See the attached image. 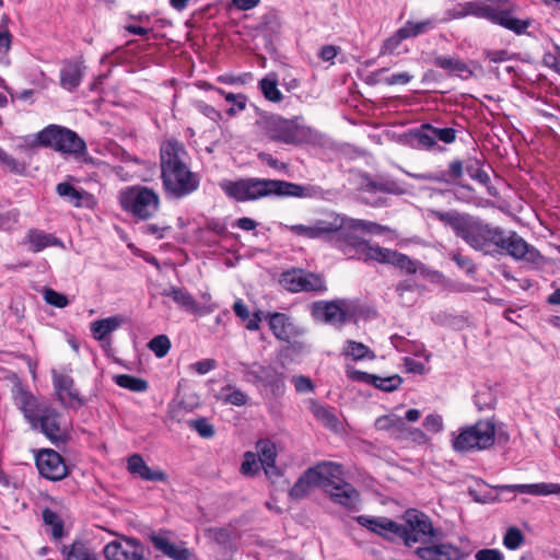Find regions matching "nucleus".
Here are the masks:
<instances>
[{"label": "nucleus", "mask_w": 560, "mask_h": 560, "mask_svg": "<svg viewBox=\"0 0 560 560\" xmlns=\"http://www.w3.org/2000/svg\"><path fill=\"white\" fill-rule=\"evenodd\" d=\"M329 495L330 500L346 509L353 510L360 502L359 491L349 482L341 480L331 489L325 492Z\"/></svg>", "instance_id": "nucleus-20"}, {"label": "nucleus", "mask_w": 560, "mask_h": 560, "mask_svg": "<svg viewBox=\"0 0 560 560\" xmlns=\"http://www.w3.org/2000/svg\"><path fill=\"white\" fill-rule=\"evenodd\" d=\"M431 218L448 225L469 247L485 255L505 253L514 259L535 261L539 253L514 231H505L479 217L456 210H429Z\"/></svg>", "instance_id": "nucleus-1"}, {"label": "nucleus", "mask_w": 560, "mask_h": 560, "mask_svg": "<svg viewBox=\"0 0 560 560\" xmlns=\"http://www.w3.org/2000/svg\"><path fill=\"white\" fill-rule=\"evenodd\" d=\"M421 560H464V551L452 544H432L415 550Z\"/></svg>", "instance_id": "nucleus-15"}, {"label": "nucleus", "mask_w": 560, "mask_h": 560, "mask_svg": "<svg viewBox=\"0 0 560 560\" xmlns=\"http://www.w3.org/2000/svg\"><path fill=\"white\" fill-rule=\"evenodd\" d=\"M311 468L306 469L293 485L289 491V495L294 500L304 499L311 491L312 487H316V480Z\"/></svg>", "instance_id": "nucleus-34"}, {"label": "nucleus", "mask_w": 560, "mask_h": 560, "mask_svg": "<svg viewBox=\"0 0 560 560\" xmlns=\"http://www.w3.org/2000/svg\"><path fill=\"white\" fill-rule=\"evenodd\" d=\"M218 92L224 96L226 102L233 103V106L226 110L229 116H234L237 112L246 108L247 97L244 94L226 93L221 89H218Z\"/></svg>", "instance_id": "nucleus-48"}, {"label": "nucleus", "mask_w": 560, "mask_h": 560, "mask_svg": "<svg viewBox=\"0 0 560 560\" xmlns=\"http://www.w3.org/2000/svg\"><path fill=\"white\" fill-rule=\"evenodd\" d=\"M114 380H115V383L120 387L128 388L133 392L140 390V380L139 378L121 374V375H116L114 377Z\"/></svg>", "instance_id": "nucleus-61"}, {"label": "nucleus", "mask_w": 560, "mask_h": 560, "mask_svg": "<svg viewBox=\"0 0 560 560\" xmlns=\"http://www.w3.org/2000/svg\"><path fill=\"white\" fill-rule=\"evenodd\" d=\"M246 376L249 381L261 383L271 388L273 394L283 390V375L271 365H260L254 363L247 371Z\"/></svg>", "instance_id": "nucleus-13"}, {"label": "nucleus", "mask_w": 560, "mask_h": 560, "mask_svg": "<svg viewBox=\"0 0 560 560\" xmlns=\"http://www.w3.org/2000/svg\"><path fill=\"white\" fill-rule=\"evenodd\" d=\"M259 470V466L256 459V455L252 452H246L244 455V460L241 465V472L244 476L253 477L255 476Z\"/></svg>", "instance_id": "nucleus-59"}, {"label": "nucleus", "mask_w": 560, "mask_h": 560, "mask_svg": "<svg viewBox=\"0 0 560 560\" xmlns=\"http://www.w3.org/2000/svg\"><path fill=\"white\" fill-rule=\"evenodd\" d=\"M504 9L495 8L492 5H481L474 12L479 18H485L495 24H499Z\"/></svg>", "instance_id": "nucleus-58"}, {"label": "nucleus", "mask_w": 560, "mask_h": 560, "mask_svg": "<svg viewBox=\"0 0 560 560\" xmlns=\"http://www.w3.org/2000/svg\"><path fill=\"white\" fill-rule=\"evenodd\" d=\"M361 188L369 192H385L392 195H404L406 188L395 179L380 177L373 179L370 175L362 176Z\"/></svg>", "instance_id": "nucleus-22"}, {"label": "nucleus", "mask_w": 560, "mask_h": 560, "mask_svg": "<svg viewBox=\"0 0 560 560\" xmlns=\"http://www.w3.org/2000/svg\"><path fill=\"white\" fill-rule=\"evenodd\" d=\"M434 135L433 126L427 124L423 125L421 129L415 133V138L420 145L427 149H431L436 144V137H434Z\"/></svg>", "instance_id": "nucleus-51"}, {"label": "nucleus", "mask_w": 560, "mask_h": 560, "mask_svg": "<svg viewBox=\"0 0 560 560\" xmlns=\"http://www.w3.org/2000/svg\"><path fill=\"white\" fill-rule=\"evenodd\" d=\"M37 429L51 442L65 441L68 436L67 428L61 423L60 413L49 406L37 420Z\"/></svg>", "instance_id": "nucleus-12"}, {"label": "nucleus", "mask_w": 560, "mask_h": 560, "mask_svg": "<svg viewBox=\"0 0 560 560\" xmlns=\"http://www.w3.org/2000/svg\"><path fill=\"white\" fill-rule=\"evenodd\" d=\"M65 560H96L91 549L81 541H74L70 547H63Z\"/></svg>", "instance_id": "nucleus-39"}, {"label": "nucleus", "mask_w": 560, "mask_h": 560, "mask_svg": "<svg viewBox=\"0 0 560 560\" xmlns=\"http://www.w3.org/2000/svg\"><path fill=\"white\" fill-rule=\"evenodd\" d=\"M36 467L44 478L58 481L67 477L68 467L59 453L54 450H42L36 455Z\"/></svg>", "instance_id": "nucleus-11"}, {"label": "nucleus", "mask_w": 560, "mask_h": 560, "mask_svg": "<svg viewBox=\"0 0 560 560\" xmlns=\"http://www.w3.org/2000/svg\"><path fill=\"white\" fill-rule=\"evenodd\" d=\"M148 348L158 358H164L171 349L170 338L166 335H159L149 341Z\"/></svg>", "instance_id": "nucleus-50"}, {"label": "nucleus", "mask_w": 560, "mask_h": 560, "mask_svg": "<svg viewBox=\"0 0 560 560\" xmlns=\"http://www.w3.org/2000/svg\"><path fill=\"white\" fill-rule=\"evenodd\" d=\"M269 327L277 339L290 342L300 335L298 327L283 313H273L269 317Z\"/></svg>", "instance_id": "nucleus-23"}, {"label": "nucleus", "mask_w": 560, "mask_h": 560, "mask_svg": "<svg viewBox=\"0 0 560 560\" xmlns=\"http://www.w3.org/2000/svg\"><path fill=\"white\" fill-rule=\"evenodd\" d=\"M107 560H140V547L129 538H119L108 542L104 548Z\"/></svg>", "instance_id": "nucleus-16"}, {"label": "nucleus", "mask_w": 560, "mask_h": 560, "mask_svg": "<svg viewBox=\"0 0 560 560\" xmlns=\"http://www.w3.org/2000/svg\"><path fill=\"white\" fill-rule=\"evenodd\" d=\"M524 540L525 537L521 529L510 527L503 537V545L510 550H515L524 544Z\"/></svg>", "instance_id": "nucleus-52"}, {"label": "nucleus", "mask_w": 560, "mask_h": 560, "mask_svg": "<svg viewBox=\"0 0 560 560\" xmlns=\"http://www.w3.org/2000/svg\"><path fill=\"white\" fill-rule=\"evenodd\" d=\"M355 520L361 526L378 535H383L384 532H389L396 535V530L399 529V524L386 517L360 515Z\"/></svg>", "instance_id": "nucleus-29"}, {"label": "nucleus", "mask_w": 560, "mask_h": 560, "mask_svg": "<svg viewBox=\"0 0 560 560\" xmlns=\"http://www.w3.org/2000/svg\"><path fill=\"white\" fill-rule=\"evenodd\" d=\"M417 288V283L411 279L404 280L396 285V292L402 305L410 306L416 302L415 291Z\"/></svg>", "instance_id": "nucleus-44"}, {"label": "nucleus", "mask_w": 560, "mask_h": 560, "mask_svg": "<svg viewBox=\"0 0 560 560\" xmlns=\"http://www.w3.org/2000/svg\"><path fill=\"white\" fill-rule=\"evenodd\" d=\"M475 402L479 410L491 409L494 406V398L490 390L478 392Z\"/></svg>", "instance_id": "nucleus-63"}, {"label": "nucleus", "mask_w": 560, "mask_h": 560, "mask_svg": "<svg viewBox=\"0 0 560 560\" xmlns=\"http://www.w3.org/2000/svg\"><path fill=\"white\" fill-rule=\"evenodd\" d=\"M337 230L332 231L331 242L349 258L373 260L372 253L380 249L362 238V234H381L389 229L375 222L352 219L338 214Z\"/></svg>", "instance_id": "nucleus-4"}, {"label": "nucleus", "mask_w": 560, "mask_h": 560, "mask_svg": "<svg viewBox=\"0 0 560 560\" xmlns=\"http://www.w3.org/2000/svg\"><path fill=\"white\" fill-rule=\"evenodd\" d=\"M343 354L346 357L351 358L354 361L364 359H375V353L368 346H365L362 342H357L353 340H348L346 342V347L343 348Z\"/></svg>", "instance_id": "nucleus-38"}, {"label": "nucleus", "mask_w": 560, "mask_h": 560, "mask_svg": "<svg viewBox=\"0 0 560 560\" xmlns=\"http://www.w3.org/2000/svg\"><path fill=\"white\" fill-rule=\"evenodd\" d=\"M405 420L395 413L381 416L375 420L374 423L377 430L387 431L397 440L401 438V434L405 430Z\"/></svg>", "instance_id": "nucleus-31"}, {"label": "nucleus", "mask_w": 560, "mask_h": 560, "mask_svg": "<svg viewBox=\"0 0 560 560\" xmlns=\"http://www.w3.org/2000/svg\"><path fill=\"white\" fill-rule=\"evenodd\" d=\"M225 195L238 202L257 200L268 196L312 198L317 189L310 185H300L280 179L241 178L223 180L220 184Z\"/></svg>", "instance_id": "nucleus-3"}, {"label": "nucleus", "mask_w": 560, "mask_h": 560, "mask_svg": "<svg viewBox=\"0 0 560 560\" xmlns=\"http://www.w3.org/2000/svg\"><path fill=\"white\" fill-rule=\"evenodd\" d=\"M405 524H399L396 535L404 538L405 545L420 541L425 536H434L433 525L428 515L417 510H408L405 513Z\"/></svg>", "instance_id": "nucleus-8"}, {"label": "nucleus", "mask_w": 560, "mask_h": 560, "mask_svg": "<svg viewBox=\"0 0 560 560\" xmlns=\"http://www.w3.org/2000/svg\"><path fill=\"white\" fill-rule=\"evenodd\" d=\"M188 425L203 439H210L215 433L213 425L206 418L202 417L189 420Z\"/></svg>", "instance_id": "nucleus-54"}, {"label": "nucleus", "mask_w": 560, "mask_h": 560, "mask_svg": "<svg viewBox=\"0 0 560 560\" xmlns=\"http://www.w3.org/2000/svg\"><path fill=\"white\" fill-rule=\"evenodd\" d=\"M451 258L459 268L465 269L467 273L471 275L476 271V266L469 257L453 252L451 253Z\"/></svg>", "instance_id": "nucleus-62"}, {"label": "nucleus", "mask_w": 560, "mask_h": 560, "mask_svg": "<svg viewBox=\"0 0 560 560\" xmlns=\"http://www.w3.org/2000/svg\"><path fill=\"white\" fill-rule=\"evenodd\" d=\"M316 480V487L322 488L325 492L343 480V467L335 462H320L310 467Z\"/></svg>", "instance_id": "nucleus-14"}, {"label": "nucleus", "mask_w": 560, "mask_h": 560, "mask_svg": "<svg viewBox=\"0 0 560 560\" xmlns=\"http://www.w3.org/2000/svg\"><path fill=\"white\" fill-rule=\"evenodd\" d=\"M13 399L18 408L24 415L33 429H37V420L44 413V409L50 405L38 399L31 392L16 385L13 388Z\"/></svg>", "instance_id": "nucleus-10"}, {"label": "nucleus", "mask_w": 560, "mask_h": 560, "mask_svg": "<svg viewBox=\"0 0 560 560\" xmlns=\"http://www.w3.org/2000/svg\"><path fill=\"white\" fill-rule=\"evenodd\" d=\"M433 21L428 19L420 22L408 21L400 28L401 31H404L406 38H410L427 33L429 30L433 27Z\"/></svg>", "instance_id": "nucleus-46"}, {"label": "nucleus", "mask_w": 560, "mask_h": 560, "mask_svg": "<svg viewBox=\"0 0 560 560\" xmlns=\"http://www.w3.org/2000/svg\"><path fill=\"white\" fill-rule=\"evenodd\" d=\"M476 560H504L503 553L499 549H480L475 553Z\"/></svg>", "instance_id": "nucleus-64"}, {"label": "nucleus", "mask_w": 560, "mask_h": 560, "mask_svg": "<svg viewBox=\"0 0 560 560\" xmlns=\"http://www.w3.org/2000/svg\"><path fill=\"white\" fill-rule=\"evenodd\" d=\"M142 220L152 217L159 210V196L151 189L142 187L141 192Z\"/></svg>", "instance_id": "nucleus-40"}, {"label": "nucleus", "mask_w": 560, "mask_h": 560, "mask_svg": "<svg viewBox=\"0 0 560 560\" xmlns=\"http://www.w3.org/2000/svg\"><path fill=\"white\" fill-rule=\"evenodd\" d=\"M43 520L45 526L49 528L52 538L60 539L63 536V522L56 512L45 509L43 511Z\"/></svg>", "instance_id": "nucleus-42"}, {"label": "nucleus", "mask_w": 560, "mask_h": 560, "mask_svg": "<svg viewBox=\"0 0 560 560\" xmlns=\"http://www.w3.org/2000/svg\"><path fill=\"white\" fill-rule=\"evenodd\" d=\"M56 190L60 197L66 198L74 207H80L82 205V199L85 192L83 190L77 189L71 184L66 182L59 183L56 187ZM93 203L94 200L92 196L86 192V207H92Z\"/></svg>", "instance_id": "nucleus-33"}, {"label": "nucleus", "mask_w": 560, "mask_h": 560, "mask_svg": "<svg viewBox=\"0 0 560 560\" xmlns=\"http://www.w3.org/2000/svg\"><path fill=\"white\" fill-rule=\"evenodd\" d=\"M282 285L290 292H323L326 290L324 279L313 272L292 270L282 273Z\"/></svg>", "instance_id": "nucleus-9"}, {"label": "nucleus", "mask_w": 560, "mask_h": 560, "mask_svg": "<svg viewBox=\"0 0 560 560\" xmlns=\"http://www.w3.org/2000/svg\"><path fill=\"white\" fill-rule=\"evenodd\" d=\"M149 538L156 550L173 560H196L188 548L171 542L164 533H152Z\"/></svg>", "instance_id": "nucleus-19"}, {"label": "nucleus", "mask_w": 560, "mask_h": 560, "mask_svg": "<svg viewBox=\"0 0 560 560\" xmlns=\"http://www.w3.org/2000/svg\"><path fill=\"white\" fill-rule=\"evenodd\" d=\"M85 67L82 61L63 63L60 70V84L68 91H74L81 83Z\"/></svg>", "instance_id": "nucleus-24"}, {"label": "nucleus", "mask_w": 560, "mask_h": 560, "mask_svg": "<svg viewBox=\"0 0 560 560\" xmlns=\"http://www.w3.org/2000/svg\"><path fill=\"white\" fill-rule=\"evenodd\" d=\"M399 440H410L418 444H425L429 441V438L422 430L418 428H410L405 424L404 433Z\"/></svg>", "instance_id": "nucleus-60"}, {"label": "nucleus", "mask_w": 560, "mask_h": 560, "mask_svg": "<svg viewBox=\"0 0 560 560\" xmlns=\"http://www.w3.org/2000/svg\"><path fill=\"white\" fill-rule=\"evenodd\" d=\"M43 296L47 304L59 308L66 307L69 303L68 298L65 294L49 288L44 289Z\"/></svg>", "instance_id": "nucleus-57"}, {"label": "nucleus", "mask_w": 560, "mask_h": 560, "mask_svg": "<svg viewBox=\"0 0 560 560\" xmlns=\"http://www.w3.org/2000/svg\"><path fill=\"white\" fill-rule=\"evenodd\" d=\"M30 250L38 253L46 247L63 246L62 242L51 234L42 231H30L27 234Z\"/></svg>", "instance_id": "nucleus-32"}, {"label": "nucleus", "mask_w": 560, "mask_h": 560, "mask_svg": "<svg viewBox=\"0 0 560 560\" xmlns=\"http://www.w3.org/2000/svg\"><path fill=\"white\" fill-rule=\"evenodd\" d=\"M54 386L60 402L68 407L82 405L78 392L73 387V380L68 375L54 374Z\"/></svg>", "instance_id": "nucleus-21"}, {"label": "nucleus", "mask_w": 560, "mask_h": 560, "mask_svg": "<svg viewBox=\"0 0 560 560\" xmlns=\"http://www.w3.org/2000/svg\"><path fill=\"white\" fill-rule=\"evenodd\" d=\"M313 413L325 427L329 429H336L338 427L337 417L326 407L315 406L313 408Z\"/></svg>", "instance_id": "nucleus-53"}, {"label": "nucleus", "mask_w": 560, "mask_h": 560, "mask_svg": "<svg viewBox=\"0 0 560 560\" xmlns=\"http://www.w3.org/2000/svg\"><path fill=\"white\" fill-rule=\"evenodd\" d=\"M44 147L52 148L63 155L81 156L86 152L85 141L71 129L59 125H49L39 131Z\"/></svg>", "instance_id": "nucleus-7"}, {"label": "nucleus", "mask_w": 560, "mask_h": 560, "mask_svg": "<svg viewBox=\"0 0 560 560\" xmlns=\"http://www.w3.org/2000/svg\"><path fill=\"white\" fill-rule=\"evenodd\" d=\"M371 257L374 261L390 264L409 275H413L419 270L415 260L394 249L381 247L380 249H374Z\"/></svg>", "instance_id": "nucleus-17"}, {"label": "nucleus", "mask_w": 560, "mask_h": 560, "mask_svg": "<svg viewBox=\"0 0 560 560\" xmlns=\"http://www.w3.org/2000/svg\"><path fill=\"white\" fill-rule=\"evenodd\" d=\"M499 488L501 490L517 491L532 495L560 494V485L558 483L505 485Z\"/></svg>", "instance_id": "nucleus-27"}, {"label": "nucleus", "mask_w": 560, "mask_h": 560, "mask_svg": "<svg viewBox=\"0 0 560 560\" xmlns=\"http://www.w3.org/2000/svg\"><path fill=\"white\" fill-rule=\"evenodd\" d=\"M495 441L493 420H479L475 424L463 427L453 433L452 447L458 453L482 451L491 447Z\"/></svg>", "instance_id": "nucleus-5"}, {"label": "nucleus", "mask_w": 560, "mask_h": 560, "mask_svg": "<svg viewBox=\"0 0 560 560\" xmlns=\"http://www.w3.org/2000/svg\"><path fill=\"white\" fill-rule=\"evenodd\" d=\"M233 311L243 322H246V328L248 330H257L261 320L259 313H255L252 317L247 306L242 300H237L233 305Z\"/></svg>", "instance_id": "nucleus-43"}, {"label": "nucleus", "mask_w": 560, "mask_h": 560, "mask_svg": "<svg viewBox=\"0 0 560 560\" xmlns=\"http://www.w3.org/2000/svg\"><path fill=\"white\" fill-rule=\"evenodd\" d=\"M262 130L269 140L284 144L298 145L310 137V129L300 122L299 117L270 116L264 120Z\"/></svg>", "instance_id": "nucleus-6"}, {"label": "nucleus", "mask_w": 560, "mask_h": 560, "mask_svg": "<svg viewBox=\"0 0 560 560\" xmlns=\"http://www.w3.org/2000/svg\"><path fill=\"white\" fill-rule=\"evenodd\" d=\"M465 171L479 183L487 185L490 182L488 173L482 168V162L475 158L465 160Z\"/></svg>", "instance_id": "nucleus-45"}, {"label": "nucleus", "mask_w": 560, "mask_h": 560, "mask_svg": "<svg viewBox=\"0 0 560 560\" xmlns=\"http://www.w3.org/2000/svg\"><path fill=\"white\" fill-rule=\"evenodd\" d=\"M164 295L171 298L178 306L187 312L199 313L201 310L200 304L183 288L172 287L164 291Z\"/></svg>", "instance_id": "nucleus-30"}, {"label": "nucleus", "mask_w": 560, "mask_h": 560, "mask_svg": "<svg viewBox=\"0 0 560 560\" xmlns=\"http://www.w3.org/2000/svg\"><path fill=\"white\" fill-rule=\"evenodd\" d=\"M313 314L330 324H341L346 319L343 310L336 302H317L313 305Z\"/></svg>", "instance_id": "nucleus-26"}, {"label": "nucleus", "mask_w": 560, "mask_h": 560, "mask_svg": "<svg viewBox=\"0 0 560 560\" xmlns=\"http://www.w3.org/2000/svg\"><path fill=\"white\" fill-rule=\"evenodd\" d=\"M338 213L330 212L323 219L315 220L308 225V238H328L331 242L332 231L337 230Z\"/></svg>", "instance_id": "nucleus-25"}, {"label": "nucleus", "mask_w": 560, "mask_h": 560, "mask_svg": "<svg viewBox=\"0 0 560 560\" xmlns=\"http://www.w3.org/2000/svg\"><path fill=\"white\" fill-rule=\"evenodd\" d=\"M206 537L222 547H228L232 540V532L226 527H210L205 530Z\"/></svg>", "instance_id": "nucleus-47"}, {"label": "nucleus", "mask_w": 560, "mask_h": 560, "mask_svg": "<svg viewBox=\"0 0 560 560\" xmlns=\"http://www.w3.org/2000/svg\"><path fill=\"white\" fill-rule=\"evenodd\" d=\"M120 205L126 211L140 215V188L135 186L122 190L120 192Z\"/></svg>", "instance_id": "nucleus-36"}, {"label": "nucleus", "mask_w": 560, "mask_h": 560, "mask_svg": "<svg viewBox=\"0 0 560 560\" xmlns=\"http://www.w3.org/2000/svg\"><path fill=\"white\" fill-rule=\"evenodd\" d=\"M125 322L120 315L106 317L91 323L90 329L94 339L102 341L117 330Z\"/></svg>", "instance_id": "nucleus-28"}, {"label": "nucleus", "mask_w": 560, "mask_h": 560, "mask_svg": "<svg viewBox=\"0 0 560 560\" xmlns=\"http://www.w3.org/2000/svg\"><path fill=\"white\" fill-rule=\"evenodd\" d=\"M142 480L168 483V475L159 468H151L142 460Z\"/></svg>", "instance_id": "nucleus-55"}, {"label": "nucleus", "mask_w": 560, "mask_h": 560, "mask_svg": "<svg viewBox=\"0 0 560 560\" xmlns=\"http://www.w3.org/2000/svg\"><path fill=\"white\" fill-rule=\"evenodd\" d=\"M407 39L404 31L398 28L390 37H388L382 45L381 55H392L402 40Z\"/></svg>", "instance_id": "nucleus-56"}, {"label": "nucleus", "mask_w": 560, "mask_h": 560, "mask_svg": "<svg viewBox=\"0 0 560 560\" xmlns=\"http://www.w3.org/2000/svg\"><path fill=\"white\" fill-rule=\"evenodd\" d=\"M499 25L520 35L526 32L530 25V20L517 19L513 16L509 10L504 9Z\"/></svg>", "instance_id": "nucleus-41"}, {"label": "nucleus", "mask_w": 560, "mask_h": 560, "mask_svg": "<svg viewBox=\"0 0 560 560\" xmlns=\"http://www.w3.org/2000/svg\"><path fill=\"white\" fill-rule=\"evenodd\" d=\"M188 152L176 139L162 142L160 148L161 177L165 194L180 199L190 195L199 187L198 174L188 165Z\"/></svg>", "instance_id": "nucleus-2"}, {"label": "nucleus", "mask_w": 560, "mask_h": 560, "mask_svg": "<svg viewBox=\"0 0 560 560\" xmlns=\"http://www.w3.org/2000/svg\"><path fill=\"white\" fill-rule=\"evenodd\" d=\"M223 392H226L223 400L226 404H231L237 407L244 406L248 401V396L241 389L226 385L222 388Z\"/></svg>", "instance_id": "nucleus-49"}, {"label": "nucleus", "mask_w": 560, "mask_h": 560, "mask_svg": "<svg viewBox=\"0 0 560 560\" xmlns=\"http://www.w3.org/2000/svg\"><path fill=\"white\" fill-rule=\"evenodd\" d=\"M259 89L266 100L279 103L283 100L281 91L278 89V79L275 73L264 77L259 81Z\"/></svg>", "instance_id": "nucleus-35"}, {"label": "nucleus", "mask_w": 560, "mask_h": 560, "mask_svg": "<svg viewBox=\"0 0 560 560\" xmlns=\"http://www.w3.org/2000/svg\"><path fill=\"white\" fill-rule=\"evenodd\" d=\"M348 377L353 381L363 382L370 385L375 386L376 388L384 392H393L396 390L402 383V378L398 374H394L387 377H382L375 374H370L368 372L359 371V370H348Z\"/></svg>", "instance_id": "nucleus-18"}, {"label": "nucleus", "mask_w": 560, "mask_h": 560, "mask_svg": "<svg viewBox=\"0 0 560 560\" xmlns=\"http://www.w3.org/2000/svg\"><path fill=\"white\" fill-rule=\"evenodd\" d=\"M257 452L264 470L270 471L277 457L276 445L267 439L260 440L257 442Z\"/></svg>", "instance_id": "nucleus-37"}]
</instances>
